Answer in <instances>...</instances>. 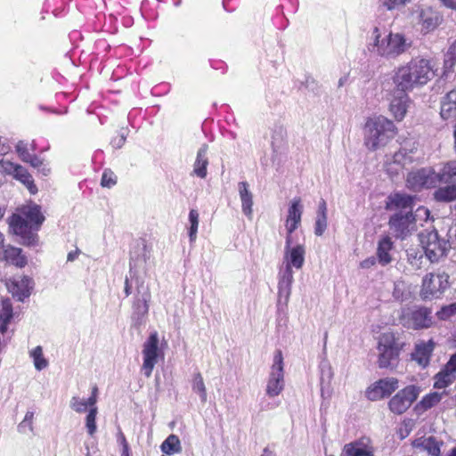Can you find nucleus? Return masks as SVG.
I'll return each mask as SVG.
<instances>
[{
  "label": "nucleus",
  "mask_w": 456,
  "mask_h": 456,
  "mask_svg": "<svg viewBox=\"0 0 456 456\" xmlns=\"http://www.w3.org/2000/svg\"><path fill=\"white\" fill-rule=\"evenodd\" d=\"M430 212L428 208L425 207H419L415 213L412 214V216L415 221V225L417 226V224L419 223L420 225H422V222H427L429 218Z\"/></svg>",
  "instance_id": "obj_53"
},
{
  "label": "nucleus",
  "mask_w": 456,
  "mask_h": 456,
  "mask_svg": "<svg viewBox=\"0 0 456 456\" xmlns=\"http://www.w3.org/2000/svg\"><path fill=\"white\" fill-rule=\"evenodd\" d=\"M199 213L196 209H191L189 213V238L191 242H194L197 238L198 227H199Z\"/></svg>",
  "instance_id": "obj_44"
},
{
  "label": "nucleus",
  "mask_w": 456,
  "mask_h": 456,
  "mask_svg": "<svg viewBox=\"0 0 456 456\" xmlns=\"http://www.w3.org/2000/svg\"><path fill=\"white\" fill-rule=\"evenodd\" d=\"M377 349L379 351L378 365L380 369L393 368L396 364L400 348L396 345L393 333L381 334Z\"/></svg>",
  "instance_id": "obj_7"
},
{
  "label": "nucleus",
  "mask_w": 456,
  "mask_h": 456,
  "mask_svg": "<svg viewBox=\"0 0 456 456\" xmlns=\"http://www.w3.org/2000/svg\"><path fill=\"white\" fill-rule=\"evenodd\" d=\"M410 2L411 0H379L380 4L387 11L399 10Z\"/></svg>",
  "instance_id": "obj_50"
},
{
  "label": "nucleus",
  "mask_w": 456,
  "mask_h": 456,
  "mask_svg": "<svg viewBox=\"0 0 456 456\" xmlns=\"http://www.w3.org/2000/svg\"><path fill=\"white\" fill-rule=\"evenodd\" d=\"M456 379V372L448 368L446 363L444 368L434 377V387L443 389L453 383Z\"/></svg>",
  "instance_id": "obj_28"
},
{
  "label": "nucleus",
  "mask_w": 456,
  "mask_h": 456,
  "mask_svg": "<svg viewBox=\"0 0 456 456\" xmlns=\"http://www.w3.org/2000/svg\"><path fill=\"white\" fill-rule=\"evenodd\" d=\"M320 368V379L322 383H330L333 377L332 368L330 363L323 359L319 365Z\"/></svg>",
  "instance_id": "obj_48"
},
{
  "label": "nucleus",
  "mask_w": 456,
  "mask_h": 456,
  "mask_svg": "<svg viewBox=\"0 0 456 456\" xmlns=\"http://www.w3.org/2000/svg\"><path fill=\"white\" fill-rule=\"evenodd\" d=\"M327 228V216H317L315 225H314V233L317 236H322Z\"/></svg>",
  "instance_id": "obj_55"
},
{
  "label": "nucleus",
  "mask_w": 456,
  "mask_h": 456,
  "mask_svg": "<svg viewBox=\"0 0 456 456\" xmlns=\"http://www.w3.org/2000/svg\"><path fill=\"white\" fill-rule=\"evenodd\" d=\"M305 259V248L303 244H293L292 236H286L284 253L278 266L277 312L286 314L294 282V269L303 267Z\"/></svg>",
  "instance_id": "obj_1"
},
{
  "label": "nucleus",
  "mask_w": 456,
  "mask_h": 456,
  "mask_svg": "<svg viewBox=\"0 0 456 456\" xmlns=\"http://www.w3.org/2000/svg\"><path fill=\"white\" fill-rule=\"evenodd\" d=\"M419 387L411 385L398 391L389 401L388 407L395 414L406 411L419 395Z\"/></svg>",
  "instance_id": "obj_13"
},
{
  "label": "nucleus",
  "mask_w": 456,
  "mask_h": 456,
  "mask_svg": "<svg viewBox=\"0 0 456 456\" xmlns=\"http://www.w3.org/2000/svg\"><path fill=\"white\" fill-rule=\"evenodd\" d=\"M438 183V173L431 167L413 170L406 177V187L413 191L435 188Z\"/></svg>",
  "instance_id": "obj_9"
},
{
  "label": "nucleus",
  "mask_w": 456,
  "mask_h": 456,
  "mask_svg": "<svg viewBox=\"0 0 456 456\" xmlns=\"http://www.w3.org/2000/svg\"><path fill=\"white\" fill-rule=\"evenodd\" d=\"M208 147L207 144L201 145L200 148L198 150L196 159L193 164V175L201 179L206 178L208 175Z\"/></svg>",
  "instance_id": "obj_27"
},
{
  "label": "nucleus",
  "mask_w": 456,
  "mask_h": 456,
  "mask_svg": "<svg viewBox=\"0 0 456 456\" xmlns=\"http://www.w3.org/2000/svg\"><path fill=\"white\" fill-rule=\"evenodd\" d=\"M6 286L14 297L23 301L30 296L34 282L28 276H14L8 280Z\"/></svg>",
  "instance_id": "obj_19"
},
{
  "label": "nucleus",
  "mask_w": 456,
  "mask_h": 456,
  "mask_svg": "<svg viewBox=\"0 0 456 456\" xmlns=\"http://www.w3.org/2000/svg\"><path fill=\"white\" fill-rule=\"evenodd\" d=\"M388 224L395 237L400 240H404L417 230L411 211L399 210L390 217Z\"/></svg>",
  "instance_id": "obj_12"
},
{
  "label": "nucleus",
  "mask_w": 456,
  "mask_h": 456,
  "mask_svg": "<svg viewBox=\"0 0 456 456\" xmlns=\"http://www.w3.org/2000/svg\"><path fill=\"white\" fill-rule=\"evenodd\" d=\"M440 116L444 120L456 118V88L449 91L441 100Z\"/></svg>",
  "instance_id": "obj_25"
},
{
  "label": "nucleus",
  "mask_w": 456,
  "mask_h": 456,
  "mask_svg": "<svg viewBox=\"0 0 456 456\" xmlns=\"http://www.w3.org/2000/svg\"><path fill=\"white\" fill-rule=\"evenodd\" d=\"M159 339L156 331L150 334L149 338L142 346V372L146 378H150L152 374L155 365L159 359L163 356V352L159 346Z\"/></svg>",
  "instance_id": "obj_10"
},
{
  "label": "nucleus",
  "mask_w": 456,
  "mask_h": 456,
  "mask_svg": "<svg viewBox=\"0 0 456 456\" xmlns=\"http://www.w3.org/2000/svg\"><path fill=\"white\" fill-rule=\"evenodd\" d=\"M15 148H16V151H17L19 157L20 158V159L22 161H25L27 159L29 158V155L31 153L28 151V147L27 142H25L23 141H20L17 142Z\"/></svg>",
  "instance_id": "obj_54"
},
{
  "label": "nucleus",
  "mask_w": 456,
  "mask_h": 456,
  "mask_svg": "<svg viewBox=\"0 0 456 456\" xmlns=\"http://www.w3.org/2000/svg\"><path fill=\"white\" fill-rule=\"evenodd\" d=\"M398 387L397 379L393 377L380 379L367 387L365 396L370 401H379L390 396Z\"/></svg>",
  "instance_id": "obj_15"
},
{
  "label": "nucleus",
  "mask_w": 456,
  "mask_h": 456,
  "mask_svg": "<svg viewBox=\"0 0 456 456\" xmlns=\"http://www.w3.org/2000/svg\"><path fill=\"white\" fill-rule=\"evenodd\" d=\"M317 216H327V205L323 200H322V201L319 203Z\"/></svg>",
  "instance_id": "obj_60"
},
{
  "label": "nucleus",
  "mask_w": 456,
  "mask_h": 456,
  "mask_svg": "<svg viewBox=\"0 0 456 456\" xmlns=\"http://www.w3.org/2000/svg\"><path fill=\"white\" fill-rule=\"evenodd\" d=\"M410 92L397 91L395 92L389 102V111L394 118L400 122L402 121L411 104V99L409 96Z\"/></svg>",
  "instance_id": "obj_17"
},
{
  "label": "nucleus",
  "mask_w": 456,
  "mask_h": 456,
  "mask_svg": "<svg viewBox=\"0 0 456 456\" xmlns=\"http://www.w3.org/2000/svg\"><path fill=\"white\" fill-rule=\"evenodd\" d=\"M284 364L283 356L281 350L275 351L273 359V364L269 372L266 395L269 397L278 396L284 389Z\"/></svg>",
  "instance_id": "obj_11"
},
{
  "label": "nucleus",
  "mask_w": 456,
  "mask_h": 456,
  "mask_svg": "<svg viewBox=\"0 0 456 456\" xmlns=\"http://www.w3.org/2000/svg\"><path fill=\"white\" fill-rule=\"evenodd\" d=\"M151 257V247L144 240L136 241L130 252V271L144 267Z\"/></svg>",
  "instance_id": "obj_20"
},
{
  "label": "nucleus",
  "mask_w": 456,
  "mask_h": 456,
  "mask_svg": "<svg viewBox=\"0 0 456 456\" xmlns=\"http://www.w3.org/2000/svg\"><path fill=\"white\" fill-rule=\"evenodd\" d=\"M162 452L167 455L179 453L182 451L181 442L177 436L169 435L160 445Z\"/></svg>",
  "instance_id": "obj_38"
},
{
  "label": "nucleus",
  "mask_w": 456,
  "mask_h": 456,
  "mask_svg": "<svg viewBox=\"0 0 456 456\" xmlns=\"http://www.w3.org/2000/svg\"><path fill=\"white\" fill-rule=\"evenodd\" d=\"M455 314H456V302L442 307L441 310H439L436 313V315H437L438 319H440V320H447Z\"/></svg>",
  "instance_id": "obj_52"
},
{
  "label": "nucleus",
  "mask_w": 456,
  "mask_h": 456,
  "mask_svg": "<svg viewBox=\"0 0 456 456\" xmlns=\"http://www.w3.org/2000/svg\"><path fill=\"white\" fill-rule=\"evenodd\" d=\"M98 414L97 406H92L86 416V428L89 436H93L97 431L96 417Z\"/></svg>",
  "instance_id": "obj_43"
},
{
  "label": "nucleus",
  "mask_w": 456,
  "mask_h": 456,
  "mask_svg": "<svg viewBox=\"0 0 456 456\" xmlns=\"http://www.w3.org/2000/svg\"><path fill=\"white\" fill-rule=\"evenodd\" d=\"M12 318V306L9 299L3 300L0 311V332L4 334Z\"/></svg>",
  "instance_id": "obj_39"
},
{
  "label": "nucleus",
  "mask_w": 456,
  "mask_h": 456,
  "mask_svg": "<svg viewBox=\"0 0 456 456\" xmlns=\"http://www.w3.org/2000/svg\"><path fill=\"white\" fill-rule=\"evenodd\" d=\"M117 183V176L110 169H105L101 179V185L111 188Z\"/></svg>",
  "instance_id": "obj_49"
},
{
  "label": "nucleus",
  "mask_w": 456,
  "mask_h": 456,
  "mask_svg": "<svg viewBox=\"0 0 456 456\" xmlns=\"http://www.w3.org/2000/svg\"><path fill=\"white\" fill-rule=\"evenodd\" d=\"M416 152L417 149L415 147H411L410 149L402 147L398 151H396V153L402 154V163L405 167L417 160Z\"/></svg>",
  "instance_id": "obj_47"
},
{
  "label": "nucleus",
  "mask_w": 456,
  "mask_h": 456,
  "mask_svg": "<svg viewBox=\"0 0 456 456\" xmlns=\"http://www.w3.org/2000/svg\"><path fill=\"white\" fill-rule=\"evenodd\" d=\"M443 442L434 436L423 437L418 440L417 446L422 447L430 456H440Z\"/></svg>",
  "instance_id": "obj_34"
},
{
  "label": "nucleus",
  "mask_w": 456,
  "mask_h": 456,
  "mask_svg": "<svg viewBox=\"0 0 456 456\" xmlns=\"http://www.w3.org/2000/svg\"><path fill=\"white\" fill-rule=\"evenodd\" d=\"M430 314V310L426 307L408 308L403 311L402 322L408 328H428L431 324Z\"/></svg>",
  "instance_id": "obj_16"
},
{
  "label": "nucleus",
  "mask_w": 456,
  "mask_h": 456,
  "mask_svg": "<svg viewBox=\"0 0 456 456\" xmlns=\"http://www.w3.org/2000/svg\"><path fill=\"white\" fill-rule=\"evenodd\" d=\"M191 383L192 391L198 394L201 403H205L208 400V394L203 377L200 371L192 374Z\"/></svg>",
  "instance_id": "obj_35"
},
{
  "label": "nucleus",
  "mask_w": 456,
  "mask_h": 456,
  "mask_svg": "<svg viewBox=\"0 0 456 456\" xmlns=\"http://www.w3.org/2000/svg\"><path fill=\"white\" fill-rule=\"evenodd\" d=\"M126 135H127V133L125 129H121L119 131V134L117 137H114L112 140H111V145L113 148L115 149H120L124 144H125V142L126 140Z\"/></svg>",
  "instance_id": "obj_56"
},
{
  "label": "nucleus",
  "mask_w": 456,
  "mask_h": 456,
  "mask_svg": "<svg viewBox=\"0 0 456 456\" xmlns=\"http://www.w3.org/2000/svg\"><path fill=\"white\" fill-rule=\"evenodd\" d=\"M435 76L436 68L432 60L415 57L394 70L392 81L397 91L412 92L426 86Z\"/></svg>",
  "instance_id": "obj_2"
},
{
  "label": "nucleus",
  "mask_w": 456,
  "mask_h": 456,
  "mask_svg": "<svg viewBox=\"0 0 456 456\" xmlns=\"http://www.w3.org/2000/svg\"><path fill=\"white\" fill-rule=\"evenodd\" d=\"M396 133L397 128L394 122L379 116L366 122L364 143L370 151H377L387 145Z\"/></svg>",
  "instance_id": "obj_4"
},
{
  "label": "nucleus",
  "mask_w": 456,
  "mask_h": 456,
  "mask_svg": "<svg viewBox=\"0 0 456 456\" xmlns=\"http://www.w3.org/2000/svg\"><path fill=\"white\" fill-rule=\"evenodd\" d=\"M87 402H88V398L84 399L79 396H73L70 399L69 406L74 411H76L77 413H82V412H85L87 408H88V410L92 409V405Z\"/></svg>",
  "instance_id": "obj_45"
},
{
  "label": "nucleus",
  "mask_w": 456,
  "mask_h": 456,
  "mask_svg": "<svg viewBox=\"0 0 456 456\" xmlns=\"http://www.w3.org/2000/svg\"><path fill=\"white\" fill-rule=\"evenodd\" d=\"M0 172L12 175L13 178L22 183L28 189L30 193L35 194L37 191L32 175L22 166L2 159L0 160Z\"/></svg>",
  "instance_id": "obj_14"
},
{
  "label": "nucleus",
  "mask_w": 456,
  "mask_h": 456,
  "mask_svg": "<svg viewBox=\"0 0 456 456\" xmlns=\"http://www.w3.org/2000/svg\"><path fill=\"white\" fill-rule=\"evenodd\" d=\"M411 43L402 33H393L385 28L374 27L368 43V50L374 55L391 60L404 53Z\"/></svg>",
  "instance_id": "obj_3"
},
{
  "label": "nucleus",
  "mask_w": 456,
  "mask_h": 456,
  "mask_svg": "<svg viewBox=\"0 0 456 456\" xmlns=\"http://www.w3.org/2000/svg\"><path fill=\"white\" fill-rule=\"evenodd\" d=\"M29 356L33 360V363L37 370H42L47 368L49 362L44 356L41 346H37L32 349L29 352Z\"/></svg>",
  "instance_id": "obj_41"
},
{
  "label": "nucleus",
  "mask_w": 456,
  "mask_h": 456,
  "mask_svg": "<svg viewBox=\"0 0 456 456\" xmlns=\"http://www.w3.org/2000/svg\"><path fill=\"white\" fill-rule=\"evenodd\" d=\"M443 21V16L431 7H424L418 12V25L420 32L427 35L436 30Z\"/></svg>",
  "instance_id": "obj_18"
},
{
  "label": "nucleus",
  "mask_w": 456,
  "mask_h": 456,
  "mask_svg": "<svg viewBox=\"0 0 456 456\" xmlns=\"http://www.w3.org/2000/svg\"><path fill=\"white\" fill-rule=\"evenodd\" d=\"M420 243L430 262H438L450 248L449 241L441 238L436 230L426 231L420 234Z\"/></svg>",
  "instance_id": "obj_6"
},
{
  "label": "nucleus",
  "mask_w": 456,
  "mask_h": 456,
  "mask_svg": "<svg viewBox=\"0 0 456 456\" xmlns=\"http://www.w3.org/2000/svg\"><path fill=\"white\" fill-rule=\"evenodd\" d=\"M44 221L40 206L33 203L22 207L19 214L12 216L10 227L15 234L26 237L33 231L39 230Z\"/></svg>",
  "instance_id": "obj_5"
},
{
  "label": "nucleus",
  "mask_w": 456,
  "mask_h": 456,
  "mask_svg": "<svg viewBox=\"0 0 456 456\" xmlns=\"http://www.w3.org/2000/svg\"><path fill=\"white\" fill-rule=\"evenodd\" d=\"M98 401V387L97 386H94L92 387L91 395L88 397V402L92 406H97Z\"/></svg>",
  "instance_id": "obj_59"
},
{
  "label": "nucleus",
  "mask_w": 456,
  "mask_h": 456,
  "mask_svg": "<svg viewBox=\"0 0 456 456\" xmlns=\"http://www.w3.org/2000/svg\"><path fill=\"white\" fill-rule=\"evenodd\" d=\"M302 214L303 205L301 200L300 198H294L289 203L285 221L286 236H292L293 232L300 225Z\"/></svg>",
  "instance_id": "obj_21"
},
{
  "label": "nucleus",
  "mask_w": 456,
  "mask_h": 456,
  "mask_svg": "<svg viewBox=\"0 0 456 456\" xmlns=\"http://www.w3.org/2000/svg\"><path fill=\"white\" fill-rule=\"evenodd\" d=\"M391 204L397 208H401L403 212L411 211L414 197L404 194V193H395L390 198Z\"/></svg>",
  "instance_id": "obj_37"
},
{
  "label": "nucleus",
  "mask_w": 456,
  "mask_h": 456,
  "mask_svg": "<svg viewBox=\"0 0 456 456\" xmlns=\"http://www.w3.org/2000/svg\"><path fill=\"white\" fill-rule=\"evenodd\" d=\"M151 299V293L148 289L144 291H138L135 300L133 305L134 314L137 315L138 318L143 317L148 314L149 311V301Z\"/></svg>",
  "instance_id": "obj_30"
},
{
  "label": "nucleus",
  "mask_w": 456,
  "mask_h": 456,
  "mask_svg": "<svg viewBox=\"0 0 456 456\" xmlns=\"http://www.w3.org/2000/svg\"><path fill=\"white\" fill-rule=\"evenodd\" d=\"M456 63V42L454 41L448 48L444 59V74L452 71Z\"/></svg>",
  "instance_id": "obj_42"
},
{
  "label": "nucleus",
  "mask_w": 456,
  "mask_h": 456,
  "mask_svg": "<svg viewBox=\"0 0 456 456\" xmlns=\"http://www.w3.org/2000/svg\"><path fill=\"white\" fill-rule=\"evenodd\" d=\"M11 151V146L0 135V160Z\"/></svg>",
  "instance_id": "obj_58"
},
{
  "label": "nucleus",
  "mask_w": 456,
  "mask_h": 456,
  "mask_svg": "<svg viewBox=\"0 0 456 456\" xmlns=\"http://www.w3.org/2000/svg\"><path fill=\"white\" fill-rule=\"evenodd\" d=\"M393 297L396 300L404 301L408 299L409 293L405 291V284L403 281L395 282Z\"/></svg>",
  "instance_id": "obj_51"
},
{
  "label": "nucleus",
  "mask_w": 456,
  "mask_h": 456,
  "mask_svg": "<svg viewBox=\"0 0 456 456\" xmlns=\"http://www.w3.org/2000/svg\"><path fill=\"white\" fill-rule=\"evenodd\" d=\"M373 448L368 439H360L344 446L341 456H373Z\"/></svg>",
  "instance_id": "obj_24"
},
{
  "label": "nucleus",
  "mask_w": 456,
  "mask_h": 456,
  "mask_svg": "<svg viewBox=\"0 0 456 456\" xmlns=\"http://www.w3.org/2000/svg\"><path fill=\"white\" fill-rule=\"evenodd\" d=\"M121 456H130V448L126 440L123 441Z\"/></svg>",
  "instance_id": "obj_63"
},
{
  "label": "nucleus",
  "mask_w": 456,
  "mask_h": 456,
  "mask_svg": "<svg viewBox=\"0 0 456 456\" xmlns=\"http://www.w3.org/2000/svg\"><path fill=\"white\" fill-rule=\"evenodd\" d=\"M34 411H28L23 420L18 426V431L22 434L34 431L33 426Z\"/></svg>",
  "instance_id": "obj_46"
},
{
  "label": "nucleus",
  "mask_w": 456,
  "mask_h": 456,
  "mask_svg": "<svg viewBox=\"0 0 456 456\" xmlns=\"http://www.w3.org/2000/svg\"><path fill=\"white\" fill-rule=\"evenodd\" d=\"M448 368L452 369L456 372V353L453 354L447 362Z\"/></svg>",
  "instance_id": "obj_62"
},
{
  "label": "nucleus",
  "mask_w": 456,
  "mask_h": 456,
  "mask_svg": "<svg viewBox=\"0 0 456 456\" xmlns=\"http://www.w3.org/2000/svg\"><path fill=\"white\" fill-rule=\"evenodd\" d=\"M238 192L241 201V211L249 219L253 214V194L249 190V184L243 181L238 183Z\"/></svg>",
  "instance_id": "obj_26"
},
{
  "label": "nucleus",
  "mask_w": 456,
  "mask_h": 456,
  "mask_svg": "<svg viewBox=\"0 0 456 456\" xmlns=\"http://www.w3.org/2000/svg\"><path fill=\"white\" fill-rule=\"evenodd\" d=\"M384 167L391 177L398 175L405 168L402 163V154L395 152L393 155H387Z\"/></svg>",
  "instance_id": "obj_33"
},
{
  "label": "nucleus",
  "mask_w": 456,
  "mask_h": 456,
  "mask_svg": "<svg viewBox=\"0 0 456 456\" xmlns=\"http://www.w3.org/2000/svg\"><path fill=\"white\" fill-rule=\"evenodd\" d=\"M437 173L439 183L456 184V160L443 163Z\"/></svg>",
  "instance_id": "obj_29"
},
{
  "label": "nucleus",
  "mask_w": 456,
  "mask_h": 456,
  "mask_svg": "<svg viewBox=\"0 0 456 456\" xmlns=\"http://www.w3.org/2000/svg\"><path fill=\"white\" fill-rule=\"evenodd\" d=\"M446 395L445 392L438 393L432 392L426 395L416 405L417 409H420L421 411H427L436 406L443 398V396Z\"/></svg>",
  "instance_id": "obj_40"
},
{
  "label": "nucleus",
  "mask_w": 456,
  "mask_h": 456,
  "mask_svg": "<svg viewBox=\"0 0 456 456\" xmlns=\"http://www.w3.org/2000/svg\"><path fill=\"white\" fill-rule=\"evenodd\" d=\"M3 258L8 263L17 266L24 267L27 265V257L22 254V250L15 247H7L3 251Z\"/></svg>",
  "instance_id": "obj_31"
},
{
  "label": "nucleus",
  "mask_w": 456,
  "mask_h": 456,
  "mask_svg": "<svg viewBox=\"0 0 456 456\" xmlns=\"http://www.w3.org/2000/svg\"><path fill=\"white\" fill-rule=\"evenodd\" d=\"M394 252V241L388 235L381 236L378 241L377 246V260L382 265L385 266L390 264L393 260Z\"/></svg>",
  "instance_id": "obj_23"
},
{
  "label": "nucleus",
  "mask_w": 456,
  "mask_h": 456,
  "mask_svg": "<svg viewBox=\"0 0 456 456\" xmlns=\"http://www.w3.org/2000/svg\"><path fill=\"white\" fill-rule=\"evenodd\" d=\"M384 167L391 177L398 175L405 168L402 163V154L395 152L393 155H387Z\"/></svg>",
  "instance_id": "obj_32"
},
{
  "label": "nucleus",
  "mask_w": 456,
  "mask_h": 456,
  "mask_svg": "<svg viewBox=\"0 0 456 456\" xmlns=\"http://www.w3.org/2000/svg\"><path fill=\"white\" fill-rule=\"evenodd\" d=\"M435 348V343L432 339L428 341H419L415 345L411 358L420 367L426 368L430 362V357Z\"/></svg>",
  "instance_id": "obj_22"
},
{
  "label": "nucleus",
  "mask_w": 456,
  "mask_h": 456,
  "mask_svg": "<svg viewBox=\"0 0 456 456\" xmlns=\"http://www.w3.org/2000/svg\"><path fill=\"white\" fill-rule=\"evenodd\" d=\"M448 288L449 275L446 273H429L422 279L420 296L425 300L439 298Z\"/></svg>",
  "instance_id": "obj_8"
},
{
  "label": "nucleus",
  "mask_w": 456,
  "mask_h": 456,
  "mask_svg": "<svg viewBox=\"0 0 456 456\" xmlns=\"http://www.w3.org/2000/svg\"><path fill=\"white\" fill-rule=\"evenodd\" d=\"M448 185L438 188L434 192V198L438 202H451L456 200V184L447 183Z\"/></svg>",
  "instance_id": "obj_36"
},
{
  "label": "nucleus",
  "mask_w": 456,
  "mask_h": 456,
  "mask_svg": "<svg viewBox=\"0 0 456 456\" xmlns=\"http://www.w3.org/2000/svg\"><path fill=\"white\" fill-rule=\"evenodd\" d=\"M443 4L452 10H456V0H440Z\"/></svg>",
  "instance_id": "obj_64"
},
{
  "label": "nucleus",
  "mask_w": 456,
  "mask_h": 456,
  "mask_svg": "<svg viewBox=\"0 0 456 456\" xmlns=\"http://www.w3.org/2000/svg\"><path fill=\"white\" fill-rule=\"evenodd\" d=\"M24 162L29 163L33 167H40L41 166H43L42 159L32 153L29 155V158L27 159Z\"/></svg>",
  "instance_id": "obj_57"
},
{
  "label": "nucleus",
  "mask_w": 456,
  "mask_h": 456,
  "mask_svg": "<svg viewBox=\"0 0 456 456\" xmlns=\"http://www.w3.org/2000/svg\"><path fill=\"white\" fill-rule=\"evenodd\" d=\"M376 263V258L371 256L369 258H366L365 260L362 261L360 265L362 268H370V266L374 265Z\"/></svg>",
  "instance_id": "obj_61"
}]
</instances>
